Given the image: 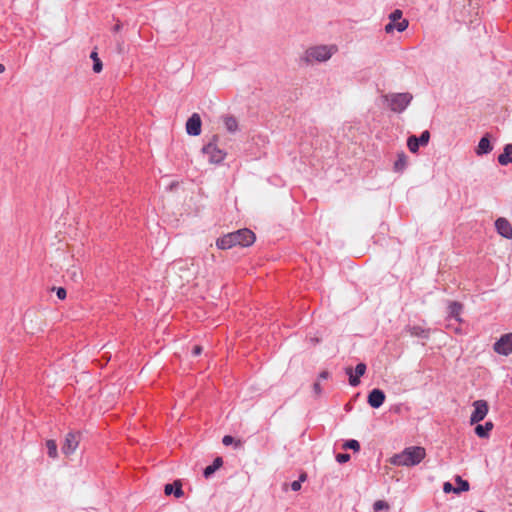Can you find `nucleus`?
<instances>
[{
	"label": "nucleus",
	"instance_id": "obj_5",
	"mask_svg": "<svg viewBox=\"0 0 512 512\" xmlns=\"http://www.w3.org/2000/svg\"><path fill=\"white\" fill-rule=\"evenodd\" d=\"M402 11L399 9L394 10L389 15V23L385 25V32L386 33H392L394 30H397L398 32H403L407 29L409 22L406 19L402 18Z\"/></svg>",
	"mask_w": 512,
	"mask_h": 512
},
{
	"label": "nucleus",
	"instance_id": "obj_2",
	"mask_svg": "<svg viewBox=\"0 0 512 512\" xmlns=\"http://www.w3.org/2000/svg\"><path fill=\"white\" fill-rule=\"evenodd\" d=\"M337 51L338 47L334 44L315 45L307 48L300 59L306 65H313L328 61Z\"/></svg>",
	"mask_w": 512,
	"mask_h": 512
},
{
	"label": "nucleus",
	"instance_id": "obj_18",
	"mask_svg": "<svg viewBox=\"0 0 512 512\" xmlns=\"http://www.w3.org/2000/svg\"><path fill=\"white\" fill-rule=\"evenodd\" d=\"M493 429L492 422H486L484 425L478 424L475 427V433L480 438H487L489 436L490 431Z\"/></svg>",
	"mask_w": 512,
	"mask_h": 512
},
{
	"label": "nucleus",
	"instance_id": "obj_12",
	"mask_svg": "<svg viewBox=\"0 0 512 512\" xmlns=\"http://www.w3.org/2000/svg\"><path fill=\"white\" fill-rule=\"evenodd\" d=\"M186 131L192 136H198L201 133V118L197 113L192 114L187 120Z\"/></svg>",
	"mask_w": 512,
	"mask_h": 512
},
{
	"label": "nucleus",
	"instance_id": "obj_1",
	"mask_svg": "<svg viewBox=\"0 0 512 512\" xmlns=\"http://www.w3.org/2000/svg\"><path fill=\"white\" fill-rule=\"evenodd\" d=\"M255 241V234L249 229H240L238 231L228 233L217 239L216 246L219 249L226 250L233 246L240 245L242 247L250 246Z\"/></svg>",
	"mask_w": 512,
	"mask_h": 512
},
{
	"label": "nucleus",
	"instance_id": "obj_39",
	"mask_svg": "<svg viewBox=\"0 0 512 512\" xmlns=\"http://www.w3.org/2000/svg\"><path fill=\"white\" fill-rule=\"evenodd\" d=\"M235 446H236V447H240V446H241V441H239V440H238V441H236V442H235Z\"/></svg>",
	"mask_w": 512,
	"mask_h": 512
},
{
	"label": "nucleus",
	"instance_id": "obj_26",
	"mask_svg": "<svg viewBox=\"0 0 512 512\" xmlns=\"http://www.w3.org/2000/svg\"><path fill=\"white\" fill-rule=\"evenodd\" d=\"M389 508V504L383 500H377L373 505V509L375 512H378L380 510H389Z\"/></svg>",
	"mask_w": 512,
	"mask_h": 512
},
{
	"label": "nucleus",
	"instance_id": "obj_38",
	"mask_svg": "<svg viewBox=\"0 0 512 512\" xmlns=\"http://www.w3.org/2000/svg\"><path fill=\"white\" fill-rule=\"evenodd\" d=\"M5 71V66L3 64H0V73H3Z\"/></svg>",
	"mask_w": 512,
	"mask_h": 512
},
{
	"label": "nucleus",
	"instance_id": "obj_14",
	"mask_svg": "<svg viewBox=\"0 0 512 512\" xmlns=\"http://www.w3.org/2000/svg\"><path fill=\"white\" fill-rule=\"evenodd\" d=\"M385 393L380 389H373L368 395V404L372 408H379L385 401Z\"/></svg>",
	"mask_w": 512,
	"mask_h": 512
},
{
	"label": "nucleus",
	"instance_id": "obj_22",
	"mask_svg": "<svg viewBox=\"0 0 512 512\" xmlns=\"http://www.w3.org/2000/svg\"><path fill=\"white\" fill-rule=\"evenodd\" d=\"M407 165V158L404 153L398 154V158L394 163V170L396 172H402Z\"/></svg>",
	"mask_w": 512,
	"mask_h": 512
},
{
	"label": "nucleus",
	"instance_id": "obj_37",
	"mask_svg": "<svg viewBox=\"0 0 512 512\" xmlns=\"http://www.w3.org/2000/svg\"><path fill=\"white\" fill-rule=\"evenodd\" d=\"M121 27H122V25H121L120 23H117V24L114 26L113 30H114L115 32H118V31L121 29Z\"/></svg>",
	"mask_w": 512,
	"mask_h": 512
},
{
	"label": "nucleus",
	"instance_id": "obj_21",
	"mask_svg": "<svg viewBox=\"0 0 512 512\" xmlns=\"http://www.w3.org/2000/svg\"><path fill=\"white\" fill-rule=\"evenodd\" d=\"M224 125H225V128L231 133H234L238 130V122H237L236 118L233 116H225L224 117Z\"/></svg>",
	"mask_w": 512,
	"mask_h": 512
},
{
	"label": "nucleus",
	"instance_id": "obj_17",
	"mask_svg": "<svg viewBox=\"0 0 512 512\" xmlns=\"http://www.w3.org/2000/svg\"><path fill=\"white\" fill-rule=\"evenodd\" d=\"M498 162L501 165L512 163V144H507L504 147L503 153L498 156Z\"/></svg>",
	"mask_w": 512,
	"mask_h": 512
},
{
	"label": "nucleus",
	"instance_id": "obj_4",
	"mask_svg": "<svg viewBox=\"0 0 512 512\" xmlns=\"http://www.w3.org/2000/svg\"><path fill=\"white\" fill-rule=\"evenodd\" d=\"M383 99L389 104L393 112H403L413 99L412 94L405 93H391L383 96Z\"/></svg>",
	"mask_w": 512,
	"mask_h": 512
},
{
	"label": "nucleus",
	"instance_id": "obj_3",
	"mask_svg": "<svg viewBox=\"0 0 512 512\" xmlns=\"http://www.w3.org/2000/svg\"><path fill=\"white\" fill-rule=\"evenodd\" d=\"M426 456L425 448L421 446H411L405 448L401 453L395 454L391 458V463L397 466H415L418 465Z\"/></svg>",
	"mask_w": 512,
	"mask_h": 512
},
{
	"label": "nucleus",
	"instance_id": "obj_32",
	"mask_svg": "<svg viewBox=\"0 0 512 512\" xmlns=\"http://www.w3.org/2000/svg\"><path fill=\"white\" fill-rule=\"evenodd\" d=\"M56 294H57V297H58L59 299H61V300H63V299H65V298H66V290H65L64 288H62V287H59V288L57 289Z\"/></svg>",
	"mask_w": 512,
	"mask_h": 512
},
{
	"label": "nucleus",
	"instance_id": "obj_6",
	"mask_svg": "<svg viewBox=\"0 0 512 512\" xmlns=\"http://www.w3.org/2000/svg\"><path fill=\"white\" fill-rule=\"evenodd\" d=\"M202 151L208 156L209 162L213 164L221 163L226 157V153L218 148L214 142H210L205 145L202 148Z\"/></svg>",
	"mask_w": 512,
	"mask_h": 512
},
{
	"label": "nucleus",
	"instance_id": "obj_31",
	"mask_svg": "<svg viewBox=\"0 0 512 512\" xmlns=\"http://www.w3.org/2000/svg\"><path fill=\"white\" fill-rule=\"evenodd\" d=\"M222 443L225 445V446H229L231 444L234 443V438L230 435H225L222 439Z\"/></svg>",
	"mask_w": 512,
	"mask_h": 512
},
{
	"label": "nucleus",
	"instance_id": "obj_10",
	"mask_svg": "<svg viewBox=\"0 0 512 512\" xmlns=\"http://www.w3.org/2000/svg\"><path fill=\"white\" fill-rule=\"evenodd\" d=\"M345 372L349 376V384L355 387L360 384V377L365 374L366 365L364 363H359L355 367V373H353V369L351 367H347Z\"/></svg>",
	"mask_w": 512,
	"mask_h": 512
},
{
	"label": "nucleus",
	"instance_id": "obj_33",
	"mask_svg": "<svg viewBox=\"0 0 512 512\" xmlns=\"http://www.w3.org/2000/svg\"><path fill=\"white\" fill-rule=\"evenodd\" d=\"M201 351H202L201 346L196 345V346L193 348L192 353H193V355L198 356V355H200V354H201Z\"/></svg>",
	"mask_w": 512,
	"mask_h": 512
},
{
	"label": "nucleus",
	"instance_id": "obj_27",
	"mask_svg": "<svg viewBox=\"0 0 512 512\" xmlns=\"http://www.w3.org/2000/svg\"><path fill=\"white\" fill-rule=\"evenodd\" d=\"M306 474H302L299 478V480L293 481L291 483V489L293 491H299L301 489V482L305 481Z\"/></svg>",
	"mask_w": 512,
	"mask_h": 512
},
{
	"label": "nucleus",
	"instance_id": "obj_7",
	"mask_svg": "<svg viewBox=\"0 0 512 512\" xmlns=\"http://www.w3.org/2000/svg\"><path fill=\"white\" fill-rule=\"evenodd\" d=\"M474 410L470 417V423L475 424L482 421L489 410L488 403L485 400H476L473 402Z\"/></svg>",
	"mask_w": 512,
	"mask_h": 512
},
{
	"label": "nucleus",
	"instance_id": "obj_35",
	"mask_svg": "<svg viewBox=\"0 0 512 512\" xmlns=\"http://www.w3.org/2000/svg\"><path fill=\"white\" fill-rule=\"evenodd\" d=\"M314 390H315L316 394H320L321 393L322 390H321L320 384L318 382H316L314 384Z\"/></svg>",
	"mask_w": 512,
	"mask_h": 512
},
{
	"label": "nucleus",
	"instance_id": "obj_19",
	"mask_svg": "<svg viewBox=\"0 0 512 512\" xmlns=\"http://www.w3.org/2000/svg\"><path fill=\"white\" fill-rule=\"evenodd\" d=\"M463 306L459 302H451L449 305V315L450 317L454 318L458 322H461V312H462Z\"/></svg>",
	"mask_w": 512,
	"mask_h": 512
},
{
	"label": "nucleus",
	"instance_id": "obj_34",
	"mask_svg": "<svg viewBox=\"0 0 512 512\" xmlns=\"http://www.w3.org/2000/svg\"><path fill=\"white\" fill-rule=\"evenodd\" d=\"M410 332L412 335H419L420 328L419 327H413L410 329Z\"/></svg>",
	"mask_w": 512,
	"mask_h": 512
},
{
	"label": "nucleus",
	"instance_id": "obj_8",
	"mask_svg": "<svg viewBox=\"0 0 512 512\" xmlns=\"http://www.w3.org/2000/svg\"><path fill=\"white\" fill-rule=\"evenodd\" d=\"M494 351L500 355L508 356L512 353V333L504 334L495 342Z\"/></svg>",
	"mask_w": 512,
	"mask_h": 512
},
{
	"label": "nucleus",
	"instance_id": "obj_28",
	"mask_svg": "<svg viewBox=\"0 0 512 512\" xmlns=\"http://www.w3.org/2000/svg\"><path fill=\"white\" fill-rule=\"evenodd\" d=\"M344 448H349V449H352L354 451H358L360 449V444L357 440H348L344 446Z\"/></svg>",
	"mask_w": 512,
	"mask_h": 512
},
{
	"label": "nucleus",
	"instance_id": "obj_15",
	"mask_svg": "<svg viewBox=\"0 0 512 512\" xmlns=\"http://www.w3.org/2000/svg\"><path fill=\"white\" fill-rule=\"evenodd\" d=\"M164 492L166 495H171L173 493L176 498H180L184 494L182 484L179 480L175 481L173 484H166Z\"/></svg>",
	"mask_w": 512,
	"mask_h": 512
},
{
	"label": "nucleus",
	"instance_id": "obj_13",
	"mask_svg": "<svg viewBox=\"0 0 512 512\" xmlns=\"http://www.w3.org/2000/svg\"><path fill=\"white\" fill-rule=\"evenodd\" d=\"M495 228L501 236H503L507 239L512 238V226L507 219L498 218L495 221Z\"/></svg>",
	"mask_w": 512,
	"mask_h": 512
},
{
	"label": "nucleus",
	"instance_id": "obj_25",
	"mask_svg": "<svg viewBox=\"0 0 512 512\" xmlns=\"http://www.w3.org/2000/svg\"><path fill=\"white\" fill-rule=\"evenodd\" d=\"M46 446H47V450H48V455L51 457V458H56L57 457V444L54 440H48L46 442Z\"/></svg>",
	"mask_w": 512,
	"mask_h": 512
},
{
	"label": "nucleus",
	"instance_id": "obj_36",
	"mask_svg": "<svg viewBox=\"0 0 512 512\" xmlns=\"http://www.w3.org/2000/svg\"><path fill=\"white\" fill-rule=\"evenodd\" d=\"M329 377V373L327 371H322L320 374H319V378L320 379H327Z\"/></svg>",
	"mask_w": 512,
	"mask_h": 512
},
{
	"label": "nucleus",
	"instance_id": "obj_20",
	"mask_svg": "<svg viewBox=\"0 0 512 512\" xmlns=\"http://www.w3.org/2000/svg\"><path fill=\"white\" fill-rule=\"evenodd\" d=\"M223 464V461H222V458L220 457H217L213 463L209 466H207L205 469H204V476L206 478L210 477L217 469H219Z\"/></svg>",
	"mask_w": 512,
	"mask_h": 512
},
{
	"label": "nucleus",
	"instance_id": "obj_9",
	"mask_svg": "<svg viewBox=\"0 0 512 512\" xmlns=\"http://www.w3.org/2000/svg\"><path fill=\"white\" fill-rule=\"evenodd\" d=\"M429 139L430 133L426 130L423 131L418 138L416 136H410L407 141V146L412 153H416L420 145L425 146L428 144Z\"/></svg>",
	"mask_w": 512,
	"mask_h": 512
},
{
	"label": "nucleus",
	"instance_id": "obj_16",
	"mask_svg": "<svg viewBox=\"0 0 512 512\" xmlns=\"http://www.w3.org/2000/svg\"><path fill=\"white\" fill-rule=\"evenodd\" d=\"M491 150H492V145L490 143V140H489L488 136L482 137L480 139V141L478 143V146H477V149H476L477 155L487 154Z\"/></svg>",
	"mask_w": 512,
	"mask_h": 512
},
{
	"label": "nucleus",
	"instance_id": "obj_11",
	"mask_svg": "<svg viewBox=\"0 0 512 512\" xmlns=\"http://www.w3.org/2000/svg\"><path fill=\"white\" fill-rule=\"evenodd\" d=\"M79 445V435L75 433H68L65 437L62 452L65 455L73 454Z\"/></svg>",
	"mask_w": 512,
	"mask_h": 512
},
{
	"label": "nucleus",
	"instance_id": "obj_30",
	"mask_svg": "<svg viewBox=\"0 0 512 512\" xmlns=\"http://www.w3.org/2000/svg\"><path fill=\"white\" fill-rule=\"evenodd\" d=\"M350 459V455L349 454H346V453H339L337 454L336 456V460L339 462V463H346L348 462Z\"/></svg>",
	"mask_w": 512,
	"mask_h": 512
},
{
	"label": "nucleus",
	"instance_id": "obj_29",
	"mask_svg": "<svg viewBox=\"0 0 512 512\" xmlns=\"http://www.w3.org/2000/svg\"><path fill=\"white\" fill-rule=\"evenodd\" d=\"M443 491L445 493H456L457 494V490H456V487H454L450 482H445L443 484Z\"/></svg>",
	"mask_w": 512,
	"mask_h": 512
},
{
	"label": "nucleus",
	"instance_id": "obj_24",
	"mask_svg": "<svg viewBox=\"0 0 512 512\" xmlns=\"http://www.w3.org/2000/svg\"><path fill=\"white\" fill-rule=\"evenodd\" d=\"M455 481L457 483V494L469 490V483L466 480H463L460 476H456Z\"/></svg>",
	"mask_w": 512,
	"mask_h": 512
},
{
	"label": "nucleus",
	"instance_id": "obj_23",
	"mask_svg": "<svg viewBox=\"0 0 512 512\" xmlns=\"http://www.w3.org/2000/svg\"><path fill=\"white\" fill-rule=\"evenodd\" d=\"M90 58L93 60V71L95 73H100L103 69V64L98 56L97 51H92L90 54Z\"/></svg>",
	"mask_w": 512,
	"mask_h": 512
}]
</instances>
